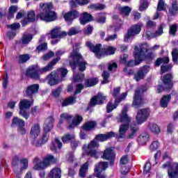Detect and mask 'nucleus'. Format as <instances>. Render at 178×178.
Segmentation results:
<instances>
[{"label": "nucleus", "instance_id": "nucleus-1", "mask_svg": "<svg viewBox=\"0 0 178 178\" xmlns=\"http://www.w3.org/2000/svg\"><path fill=\"white\" fill-rule=\"evenodd\" d=\"M70 66L72 68L74 71V83H81L84 80V74L81 73L79 74H76V67H78L80 72H84L86 70V65L87 63L81 56V54L79 53V47L77 46L74 47L73 51L71 53L70 57Z\"/></svg>", "mask_w": 178, "mask_h": 178}, {"label": "nucleus", "instance_id": "nucleus-2", "mask_svg": "<svg viewBox=\"0 0 178 178\" xmlns=\"http://www.w3.org/2000/svg\"><path fill=\"white\" fill-rule=\"evenodd\" d=\"M115 136L116 134L113 131L96 136L95 139L92 140L88 146L87 145H83V155H90V156H92L96 159L99 158V152H97V150L95 149V148H98V147H99L98 141L103 143V141H106L107 140H109V138H112Z\"/></svg>", "mask_w": 178, "mask_h": 178}, {"label": "nucleus", "instance_id": "nucleus-3", "mask_svg": "<svg viewBox=\"0 0 178 178\" xmlns=\"http://www.w3.org/2000/svg\"><path fill=\"white\" fill-rule=\"evenodd\" d=\"M148 49V44H142L139 45V47L136 46L134 48V56H135V60H129L127 64L125 65L126 67H133V66H138V65H140L143 60H145V59H148L149 60H151L152 58H154V54H152V52L147 53V55H145L147 54V51Z\"/></svg>", "mask_w": 178, "mask_h": 178}, {"label": "nucleus", "instance_id": "nucleus-4", "mask_svg": "<svg viewBox=\"0 0 178 178\" xmlns=\"http://www.w3.org/2000/svg\"><path fill=\"white\" fill-rule=\"evenodd\" d=\"M52 3H41L40 4V13L36 16V19H40L43 22H54L56 20V13L51 11Z\"/></svg>", "mask_w": 178, "mask_h": 178}, {"label": "nucleus", "instance_id": "nucleus-5", "mask_svg": "<svg viewBox=\"0 0 178 178\" xmlns=\"http://www.w3.org/2000/svg\"><path fill=\"white\" fill-rule=\"evenodd\" d=\"M86 47L89 48L91 52H93L97 58H102L105 55H114L116 52V48L112 46H108L105 48H101L102 44H97L94 45L91 41L88 40L86 42Z\"/></svg>", "mask_w": 178, "mask_h": 178}, {"label": "nucleus", "instance_id": "nucleus-6", "mask_svg": "<svg viewBox=\"0 0 178 178\" xmlns=\"http://www.w3.org/2000/svg\"><path fill=\"white\" fill-rule=\"evenodd\" d=\"M54 122H55V119H54V117L52 116H49L45 120L43 125L44 133L42 135L40 140H35L33 141V145L35 147H42V145L48 141L49 139V134L48 133H49L50 130H52V127H54Z\"/></svg>", "mask_w": 178, "mask_h": 178}, {"label": "nucleus", "instance_id": "nucleus-7", "mask_svg": "<svg viewBox=\"0 0 178 178\" xmlns=\"http://www.w3.org/2000/svg\"><path fill=\"white\" fill-rule=\"evenodd\" d=\"M119 120L122 123L119 129V138H124L126 131L129 130V124L131 122V118L127 115V106H125L122 109Z\"/></svg>", "mask_w": 178, "mask_h": 178}, {"label": "nucleus", "instance_id": "nucleus-8", "mask_svg": "<svg viewBox=\"0 0 178 178\" xmlns=\"http://www.w3.org/2000/svg\"><path fill=\"white\" fill-rule=\"evenodd\" d=\"M54 162H56L55 157H54V156L51 154L46 156L43 161H41V160H40L38 157H35L33 159V163L35 164V165L33 166V169L35 170H41L49 166L50 163H54Z\"/></svg>", "mask_w": 178, "mask_h": 178}, {"label": "nucleus", "instance_id": "nucleus-9", "mask_svg": "<svg viewBox=\"0 0 178 178\" xmlns=\"http://www.w3.org/2000/svg\"><path fill=\"white\" fill-rule=\"evenodd\" d=\"M59 74H60L61 79L63 80V77L66 76L67 74V69L66 68H60L56 72H52L49 74L46 80L48 81L49 86H55L59 83Z\"/></svg>", "mask_w": 178, "mask_h": 178}, {"label": "nucleus", "instance_id": "nucleus-10", "mask_svg": "<svg viewBox=\"0 0 178 178\" xmlns=\"http://www.w3.org/2000/svg\"><path fill=\"white\" fill-rule=\"evenodd\" d=\"M119 94H120V88H114L112 95L113 97H114V98H115V101L114 104H112V102H109L107 104V112L108 113L112 112V111H113V109H116V106H118V105H119V103L120 102V101L124 99V98H126L127 97V92H123L120 97H118V95H119Z\"/></svg>", "mask_w": 178, "mask_h": 178}, {"label": "nucleus", "instance_id": "nucleus-11", "mask_svg": "<svg viewBox=\"0 0 178 178\" xmlns=\"http://www.w3.org/2000/svg\"><path fill=\"white\" fill-rule=\"evenodd\" d=\"M143 27V23L139 22L135 25H132L130 29L127 30V33L124 36V42H131L134 40L136 35L140 34L141 32V28Z\"/></svg>", "mask_w": 178, "mask_h": 178}, {"label": "nucleus", "instance_id": "nucleus-12", "mask_svg": "<svg viewBox=\"0 0 178 178\" xmlns=\"http://www.w3.org/2000/svg\"><path fill=\"white\" fill-rule=\"evenodd\" d=\"M48 35L53 39L51 40V44L55 45V44H58V42H59L62 37H65L66 33L65 31H62L60 27L56 26L48 33Z\"/></svg>", "mask_w": 178, "mask_h": 178}, {"label": "nucleus", "instance_id": "nucleus-13", "mask_svg": "<svg viewBox=\"0 0 178 178\" xmlns=\"http://www.w3.org/2000/svg\"><path fill=\"white\" fill-rule=\"evenodd\" d=\"M33 105V102H30L27 99H22L19 102V115L23 116L25 119L30 118V114L27 113V109L30 108Z\"/></svg>", "mask_w": 178, "mask_h": 178}, {"label": "nucleus", "instance_id": "nucleus-14", "mask_svg": "<svg viewBox=\"0 0 178 178\" xmlns=\"http://www.w3.org/2000/svg\"><path fill=\"white\" fill-rule=\"evenodd\" d=\"M163 169H168V176L170 178H178V164L174 163L173 164L170 163V161H168L162 165Z\"/></svg>", "mask_w": 178, "mask_h": 178}, {"label": "nucleus", "instance_id": "nucleus-15", "mask_svg": "<svg viewBox=\"0 0 178 178\" xmlns=\"http://www.w3.org/2000/svg\"><path fill=\"white\" fill-rule=\"evenodd\" d=\"M144 91H147V88H140L136 90L133 102L134 107L140 108V106L144 104V101L143 100V94H144Z\"/></svg>", "mask_w": 178, "mask_h": 178}, {"label": "nucleus", "instance_id": "nucleus-16", "mask_svg": "<svg viewBox=\"0 0 178 178\" xmlns=\"http://www.w3.org/2000/svg\"><path fill=\"white\" fill-rule=\"evenodd\" d=\"M149 116V109L143 108L138 111L136 115V122L138 124H143Z\"/></svg>", "mask_w": 178, "mask_h": 178}, {"label": "nucleus", "instance_id": "nucleus-17", "mask_svg": "<svg viewBox=\"0 0 178 178\" xmlns=\"http://www.w3.org/2000/svg\"><path fill=\"white\" fill-rule=\"evenodd\" d=\"M108 162H101L99 164L96 165L95 168V176L98 178H106V175H102L104 170H106L108 168Z\"/></svg>", "mask_w": 178, "mask_h": 178}, {"label": "nucleus", "instance_id": "nucleus-18", "mask_svg": "<svg viewBox=\"0 0 178 178\" xmlns=\"http://www.w3.org/2000/svg\"><path fill=\"white\" fill-rule=\"evenodd\" d=\"M106 97L99 93L97 96L93 97L90 102L89 106H95L96 105H102Z\"/></svg>", "mask_w": 178, "mask_h": 178}, {"label": "nucleus", "instance_id": "nucleus-19", "mask_svg": "<svg viewBox=\"0 0 178 178\" xmlns=\"http://www.w3.org/2000/svg\"><path fill=\"white\" fill-rule=\"evenodd\" d=\"M40 68L37 65H32L26 70V75L31 79H38L40 75Z\"/></svg>", "mask_w": 178, "mask_h": 178}, {"label": "nucleus", "instance_id": "nucleus-20", "mask_svg": "<svg viewBox=\"0 0 178 178\" xmlns=\"http://www.w3.org/2000/svg\"><path fill=\"white\" fill-rule=\"evenodd\" d=\"M115 153L113 152V149L112 148H107L105 149L102 158L103 159H106L107 161H111V165L113 164V161H115Z\"/></svg>", "mask_w": 178, "mask_h": 178}, {"label": "nucleus", "instance_id": "nucleus-21", "mask_svg": "<svg viewBox=\"0 0 178 178\" xmlns=\"http://www.w3.org/2000/svg\"><path fill=\"white\" fill-rule=\"evenodd\" d=\"M60 60V58H54L51 63H49L44 67L40 69L39 73H47V72H49V70H52V68Z\"/></svg>", "mask_w": 178, "mask_h": 178}, {"label": "nucleus", "instance_id": "nucleus-22", "mask_svg": "<svg viewBox=\"0 0 178 178\" xmlns=\"http://www.w3.org/2000/svg\"><path fill=\"white\" fill-rule=\"evenodd\" d=\"M162 34H163V28L162 26H160L154 33L147 32L143 35L147 40H151V38H156V37H159L160 35H162Z\"/></svg>", "mask_w": 178, "mask_h": 178}, {"label": "nucleus", "instance_id": "nucleus-23", "mask_svg": "<svg viewBox=\"0 0 178 178\" xmlns=\"http://www.w3.org/2000/svg\"><path fill=\"white\" fill-rule=\"evenodd\" d=\"M137 141L140 145H145L149 141V134L147 132H142L138 136Z\"/></svg>", "mask_w": 178, "mask_h": 178}, {"label": "nucleus", "instance_id": "nucleus-24", "mask_svg": "<svg viewBox=\"0 0 178 178\" xmlns=\"http://www.w3.org/2000/svg\"><path fill=\"white\" fill-rule=\"evenodd\" d=\"M76 17H79V13L76 10L68 12L64 15V19L67 23H72Z\"/></svg>", "mask_w": 178, "mask_h": 178}, {"label": "nucleus", "instance_id": "nucleus-25", "mask_svg": "<svg viewBox=\"0 0 178 178\" xmlns=\"http://www.w3.org/2000/svg\"><path fill=\"white\" fill-rule=\"evenodd\" d=\"M163 82L166 90L172 89V87H173V83H172V74L165 75L163 79Z\"/></svg>", "mask_w": 178, "mask_h": 178}, {"label": "nucleus", "instance_id": "nucleus-26", "mask_svg": "<svg viewBox=\"0 0 178 178\" xmlns=\"http://www.w3.org/2000/svg\"><path fill=\"white\" fill-rule=\"evenodd\" d=\"M40 88V86L38 84H33L27 87L26 90V95L31 97L36 92H38V90Z\"/></svg>", "mask_w": 178, "mask_h": 178}, {"label": "nucleus", "instance_id": "nucleus-27", "mask_svg": "<svg viewBox=\"0 0 178 178\" xmlns=\"http://www.w3.org/2000/svg\"><path fill=\"white\" fill-rule=\"evenodd\" d=\"M31 136L33 138H37L41 133V127L40 124H35L31 129Z\"/></svg>", "mask_w": 178, "mask_h": 178}, {"label": "nucleus", "instance_id": "nucleus-28", "mask_svg": "<svg viewBox=\"0 0 178 178\" xmlns=\"http://www.w3.org/2000/svg\"><path fill=\"white\" fill-rule=\"evenodd\" d=\"M81 24H87V23H89V22H91L92 20V15L87 13H83L82 15L79 18Z\"/></svg>", "mask_w": 178, "mask_h": 178}, {"label": "nucleus", "instance_id": "nucleus-29", "mask_svg": "<svg viewBox=\"0 0 178 178\" xmlns=\"http://www.w3.org/2000/svg\"><path fill=\"white\" fill-rule=\"evenodd\" d=\"M31 22H35V13H34V10L28 12V20L24 19L22 22V24L24 27V26L27 25V23Z\"/></svg>", "mask_w": 178, "mask_h": 178}, {"label": "nucleus", "instance_id": "nucleus-30", "mask_svg": "<svg viewBox=\"0 0 178 178\" xmlns=\"http://www.w3.org/2000/svg\"><path fill=\"white\" fill-rule=\"evenodd\" d=\"M165 9L166 7L165 6V1L163 0H159L157 5V12L154 17V20L159 17V15H161L159 12H161V10H165Z\"/></svg>", "mask_w": 178, "mask_h": 178}, {"label": "nucleus", "instance_id": "nucleus-31", "mask_svg": "<svg viewBox=\"0 0 178 178\" xmlns=\"http://www.w3.org/2000/svg\"><path fill=\"white\" fill-rule=\"evenodd\" d=\"M130 130L131 133L127 135V138L128 140H132L134 137L137 136V132L138 131V127L136 124H131L130 126Z\"/></svg>", "mask_w": 178, "mask_h": 178}, {"label": "nucleus", "instance_id": "nucleus-32", "mask_svg": "<svg viewBox=\"0 0 178 178\" xmlns=\"http://www.w3.org/2000/svg\"><path fill=\"white\" fill-rule=\"evenodd\" d=\"M83 122V117L81 115H75V117L72 119V123L69 126V129H74L76 126L81 124Z\"/></svg>", "mask_w": 178, "mask_h": 178}, {"label": "nucleus", "instance_id": "nucleus-33", "mask_svg": "<svg viewBox=\"0 0 178 178\" xmlns=\"http://www.w3.org/2000/svg\"><path fill=\"white\" fill-rule=\"evenodd\" d=\"M57 148H62V142L59 140L57 138L54 139V141L51 143L50 146V149L53 151V152H56Z\"/></svg>", "mask_w": 178, "mask_h": 178}, {"label": "nucleus", "instance_id": "nucleus-34", "mask_svg": "<svg viewBox=\"0 0 178 178\" xmlns=\"http://www.w3.org/2000/svg\"><path fill=\"white\" fill-rule=\"evenodd\" d=\"M90 3V0H72L70 2L71 8H76L78 5H87Z\"/></svg>", "mask_w": 178, "mask_h": 178}, {"label": "nucleus", "instance_id": "nucleus-35", "mask_svg": "<svg viewBox=\"0 0 178 178\" xmlns=\"http://www.w3.org/2000/svg\"><path fill=\"white\" fill-rule=\"evenodd\" d=\"M12 127H15V126H17V127H22L24 126V121L17 117H15L12 121Z\"/></svg>", "mask_w": 178, "mask_h": 178}, {"label": "nucleus", "instance_id": "nucleus-36", "mask_svg": "<svg viewBox=\"0 0 178 178\" xmlns=\"http://www.w3.org/2000/svg\"><path fill=\"white\" fill-rule=\"evenodd\" d=\"M87 172H88V162L83 163L81 167L79 170L80 177H86Z\"/></svg>", "mask_w": 178, "mask_h": 178}, {"label": "nucleus", "instance_id": "nucleus-37", "mask_svg": "<svg viewBox=\"0 0 178 178\" xmlns=\"http://www.w3.org/2000/svg\"><path fill=\"white\" fill-rule=\"evenodd\" d=\"M61 173L60 168H54L50 171L49 176L50 178H60Z\"/></svg>", "mask_w": 178, "mask_h": 178}, {"label": "nucleus", "instance_id": "nucleus-38", "mask_svg": "<svg viewBox=\"0 0 178 178\" xmlns=\"http://www.w3.org/2000/svg\"><path fill=\"white\" fill-rule=\"evenodd\" d=\"M75 137L74 134H66L61 138V140L63 144H67V143H69V141L74 140Z\"/></svg>", "mask_w": 178, "mask_h": 178}, {"label": "nucleus", "instance_id": "nucleus-39", "mask_svg": "<svg viewBox=\"0 0 178 178\" xmlns=\"http://www.w3.org/2000/svg\"><path fill=\"white\" fill-rule=\"evenodd\" d=\"M170 95H166V96H163L161 101H160V105L161 106V108H167L168 107V104H169V101H170Z\"/></svg>", "mask_w": 178, "mask_h": 178}, {"label": "nucleus", "instance_id": "nucleus-40", "mask_svg": "<svg viewBox=\"0 0 178 178\" xmlns=\"http://www.w3.org/2000/svg\"><path fill=\"white\" fill-rule=\"evenodd\" d=\"M148 127L154 134H159L161 133V128L156 124H149Z\"/></svg>", "mask_w": 178, "mask_h": 178}, {"label": "nucleus", "instance_id": "nucleus-41", "mask_svg": "<svg viewBox=\"0 0 178 178\" xmlns=\"http://www.w3.org/2000/svg\"><path fill=\"white\" fill-rule=\"evenodd\" d=\"M95 126H97V122L95 121H88L83 124V129L86 131L92 130Z\"/></svg>", "mask_w": 178, "mask_h": 178}, {"label": "nucleus", "instance_id": "nucleus-42", "mask_svg": "<svg viewBox=\"0 0 178 178\" xmlns=\"http://www.w3.org/2000/svg\"><path fill=\"white\" fill-rule=\"evenodd\" d=\"M74 102H76V97L72 96L65 99V100H63L62 106H67L69 105L74 104Z\"/></svg>", "mask_w": 178, "mask_h": 178}, {"label": "nucleus", "instance_id": "nucleus-43", "mask_svg": "<svg viewBox=\"0 0 178 178\" xmlns=\"http://www.w3.org/2000/svg\"><path fill=\"white\" fill-rule=\"evenodd\" d=\"M169 12L172 16H175V15H177L178 13L177 1H175L172 2V7L169 9Z\"/></svg>", "mask_w": 178, "mask_h": 178}, {"label": "nucleus", "instance_id": "nucleus-44", "mask_svg": "<svg viewBox=\"0 0 178 178\" xmlns=\"http://www.w3.org/2000/svg\"><path fill=\"white\" fill-rule=\"evenodd\" d=\"M20 170L19 172H23V170H26L29 168V159L24 158L20 160Z\"/></svg>", "mask_w": 178, "mask_h": 178}, {"label": "nucleus", "instance_id": "nucleus-45", "mask_svg": "<svg viewBox=\"0 0 178 178\" xmlns=\"http://www.w3.org/2000/svg\"><path fill=\"white\" fill-rule=\"evenodd\" d=\"M70 122L72 120V115L67 114V113H62L60 115V121L58 122V124H62V123H63V122Z\"/></svg>", "mask_w": 178, "mask_h": 178}, {"label": "nucleus", "instance_id": "nucleus-46", "mask_svg": "<svg viewBox=\"0 0 178 178\" xmlns=\"http://www.w3.org/2000/svg\"><path fill=\"white\" fill-rule=\"evenodd\" d=\"M97 84H98V79L97 78L86 79L85 81V85L86 87H92V86H95Z\"/></svg>", "mask_w": 178, "mask_h": 178}, {"label": "nucleus", "instance_id": "nucleus-47", "mask_svg": "<svg viewBox=\"0 0 178 178\" xmlns=\"http://www.w3.org/2000/svg\"><path fill=\"white\" fill-rule=\"evenodd\" d=\"M169 63V57L159 58L155 62V66H159L160 65Z\"/></svg>", "mask_w": 178, "mask_h": 178}, {"label": "nucleus", "instance_id": "nucleus-48", "mask_svg": "<svg viewBox=\"0 0 178 178\" xmlns=\"http://www.w3.org/2000/svg\"><path fill=\"white\" fill-rule=\"evenodd\" d=\"M33 40V35L28 33V34H24L22 39V43L24 45H27L30 41Z\"/></svg>", "mask_w": 178, "mask_h": 178}, {"label": "nucleus", "instance_id": "nucleus-49", "mask_svg": "<svg viewBox=\"0 0 178 178\" xmlns=\"http://www.w3.org/2000/svg\"><path fill=\"white\" fill-rule=\"evenodd\" d=\"M17 12V6H12L9 8L8 19H13L15 17V13Z\"/></svg>", "mask_w": 178, "mask_h": 178}, {"label": "nucleus", "instance_id": "nucleus-50", "mask_svg": "<svg viewBox=\"0 0 178 178\" xmlns=\"http://www.w3.org/2000/svg\"><path fill=\"white\" fill-rule=\"evenodd\" d=\"M89 9H92L93 10H104L106 6L104 4H90L88 6Z\"/></svg>", "mask_w": 178, "mask_h": 178}, {"label": "nucleus", "instance_id": "nucleus-51", "mask_svg": "<svg viewBox=\"0 0 178 178\" xmlns=\"http://www.w3.org/2000/svg\"><path fill=\"white\" fill-rule=\"evenodd\" d=\"M172 62L175 65H178V49H173L172 51Z\"/></svg>", "mask_w": 178, "mask_h": 178}, {"label": "nucleus", "instance_id": "nucleus-52", "mask_svg": "<svg viewBox=\"0 0 178 178\" xmlns=\"http://www.w3.org/2000/svg\"><path fill=\"white\" fill-rule=\"evenodd\" d=\"M151 163L149 161L146 162L144 167L143 173L144 175H147V177H149V171L151 170Z\"/></svg>", "mask_w": 178, "mask_h": 178}, {"label": "nucleus", "instance_id": "nucleus-53", "mask_svg": "<svg viewBox=\"0 0 178 178\" xmlns=\"http://www.w3.org/2000/svg\"><path fill=\"white\" fill-rule=\"evenodd\" d=\"M19 63H25L29 59H30V55L23 54L18 56Z\"/></svg>", "mask_w": 178, "mask_h": 178}, {"label": "nucleus", "instance_id": "nucleus-54", "mask_svg": "<svg viewBox=\"0 0 178 178\" xmlns=\"http://www.w3.org/2000/svg\"><path fill=\"white\" fill-rule=\"evenodd\" d=\"M120 12L122 15L129 16V15H130V12H131V8L129 6H124L120 8Z\"/></svg>", "mask_w": 178, "mask_h": 178}, {"label": "nucleus", "instance_id": "nucleus-55", "mask_svg": "<svg viewBox=\"0 0 178 178\" xmlns=\"http://www.w3.org/2000/svg\"><path fill=\"white\" fill-rule=\"evenodd\" d=\"M148 8V1L147 0H141L140 1V6L139 7V10L140 12H143V10H145Z\"/></svg>", "mask_w": 178, "mask_h": 178}, {"label": "nucleus", "instance_id": "nucleus-56", "mask_svg": "<svg viewBox=\"0 0 178 178\" xmlns=\"http://www.w3.org/2000/svg\"><path fill=\"white\" fill-rule=\"evenodd\" d=\"M158 148H159V142H158L157 140L153 141L149 146V149L152 152L156 151Z\"/></svg>", "mask_w": 178, "mask_h": 178}, {"label": "nucleus", "instance_id": "nucleus-57", "mask_svg": "<svg viewBox=\"0 0 178 178\" xmlns=\"http://www.w3.org/2000/svg\"><path fill=\"white\" fill-rule=\"evenodd\" d=\"M177 24H172L170 26V35H176V33H177Z\"/></svg>", "mask_w": 178, "mask_h": 178}, {"label": "nucleus", "instance_id": "nucleus-58", "mask_svg": "<svg viewBox=\"0 0 178 178\" xmlns=\"http://www.w3.org/2000/svg\"><path fill=\"white\" fill-rule=\"evenodd\" d=\"M106 20V17H105V15L102 13L99 14L97 18L96 19V22H97V23H105Z\"/></svg>", "mask_w": 178, "mask_h": 178}, {"label": "nucleus", "instance_id": "nucleus-59", "mask_svg": "<svg viewBox=\"0 0 178 178\" xmlns=\"http://www.w3.org/2000/svg\"><path fill=\"white\" fill-rule=\"evenodd\" d=\"M108 70L109 72L115 71L118 69V64L113 61L108 63Z\"/></svg>", "mask_w": 178, "mask_h": 178}, {"label": "nucleus", "instance_id": "nucleus-60", "mask_svg": "<svg viewBox=\"0 0 178 178\" xmlns=\"http://www.w3.org/2000/svg\"><path fill=\"white\" fill-rule=\"evenodd\" d=\"M173 67V65H162L161 67V74H163V73H166L168 70H170V68Z\"/></svg>", "mask_w": 178, "mask_h": 178}, {"label": "nucleus", "instance_id": "nucleus-61", "mask_svg": "<svg viewBox=\"0 0 178 178\" xmlns=\"http://www.w3.org/2000/svg\"><path fill=\"white\" fill-rule=\"evenodd\" d=\"M103 81L102 84H106L108 83V79L109 78V74L108 72L104 71L102 74Z\"/></svg>", "mask_w": 178, "mask_h": 178}, {"label": "nucleus", "instance_id": "nucleus-62", "mask_svg": "<svg viewBox=\"0 0 178 178\" xmlns=\"http://www.w3.org/2000/svg\"><path fill=\"white\" fill-rule=\"evenodd\" d=\"M55 55V53L54 51H49L47 54L44 55L42 58V60H48V59H51L52 56Z\"/></svg>", "mask_w": 178, "mask_h": 178}, {"label": "nucleus", "instance_id": "nucleus-63", "mask_svg": "<svg viewBox=\"0 0 178 178\" xmlns=\"http://www.w3.org/2000/svg\"><path fill=\"white\" fill-rule=\"evenodd\" d=\"M129 156L127 155H124L122 156L120 161V165H126L127 163H129Z\"/></svg>", "mask_w": 178, "mask_h": 178}, {"label": "nucleus", "instance_id": "nucleus-64", "mask_svg": "<svg viewBox=\"0 0 178 178\" xmlns=\"http://www.w3.org/2000/svg\"><path fill=\"white\" fill-rule=\"evenodd\" d=\"M139 72H142L144 76L149 72V66L145 65L139 70Z\"/></svg>", "mask_w": 178, "mask_h": 178}]
</instances>
